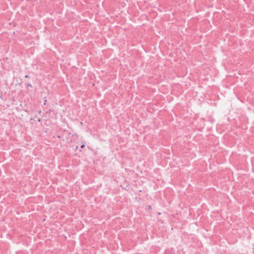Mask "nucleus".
<instances>
[{
  "mask_svg": "<svg viewBox=\"0 0 254 254\" xmlns=\"http://www.w3.org/2000/svg\"><path fill=\"white\" fill-rule=\"evenodd\" d=\"M27 86H31V84H28L27 85Z\"/></svg>",
  "mask_w": 254,
  "mask_h": 254,
  "instance_id": "3",
  "label": "nucleus"
},
{
  "mask_svg": "<svg viewBox=\"0 0 254 254\" xmlns=\"http://www.w3.org/2000/svg\"><path fill=\"white\" fill-rule=\"evenodd\" d=\"M84 147H85V145H84V144H82V145L81 146V148H83Z\"/></svg>",
  "mask_w": 254,
  "mask_h": 254,
  "instance_id": "1",
  "label": "nucleus"
},
{
  "mask_svg": "<svg viewBox=\"0 0 254 254\" xmlns=\"http://www.w3.org/2000/svg\"><path fill=\"white\" fill-rule=\"evenodd\" d=\"M25 78H29V75H26L25 76Z\"/></svg>",
  "mask_w": 254,
  "mask_h": 254,
  "instance_id": "2",
  "label": "nucleus"
}]
</instances>
